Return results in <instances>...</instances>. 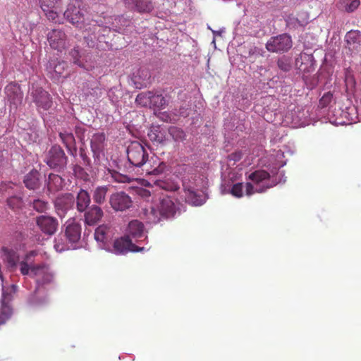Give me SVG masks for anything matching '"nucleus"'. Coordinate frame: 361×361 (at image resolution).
<instances>
[{"mask_svg":"<svg viewBox=\"0 0 361 361\" xmlns=\"http://www.w3.org/2000/svg\"><path fill=\"white\" fill-rule=\"evenodd\" d=\"M113 177L115 178V180L117 181V182H119V183H126V182H128V178L127 176H123L121 174H119V173H116L113 176Z\"/></svg>","mask_w":361,"mask_h":361,"instance_id":"c03bdc74","label":"nucleus"},{"mask_svg":"<svg viewBox=\"0 0 361 361\" xmlns=\"http://www.w3.org/2000/svg\"><path fill=\"white\" fill-rule=\"evenodd\" d=\"M157 185H158L159 187H161V188H162L163 189H164V190H169V188H166L165 185H164V182H162V181H160V180L157 181Z\"/></svg>","mask_w":361,"mask_h":361,"instance_id":"8fccbe9b","label":"nucleus"},{"mask_svg":"<svg viewBox=\"0 0 361 361\" xmlns=\"http://www.w3.org/2000/svg\"><path fill=\"white\" fill-rule=\"evenodd\" d=\"M69 54L75 64L84 68V65L80 61V55L78 47H75L71 49Z\"/></svg>","mask_w":361,"mask_h":361,"instance_id":"58836bf2","label":"nucleus"},{"mask_svg":"<svg viewBox=\"0 0 361 361\" xmlns=\"http://www.w3.org/2000/svg\"><path fill=\"white\" fill-rule=\"evenodd\" d=\"M11 300V295L3 291L1 298L0 325L4 324L6 321L11 318L13 314V309L10 305Z\"/></svg>","mask_w":361,"mask_h":361,"instance_id":"4468645a","label":"nucleus"},{"mask_svg":"<svg viewBox=\"0 0 361 361\" xmlns=\"http://www.w3.org/2000/svg\"><path fill=\"white\" fill-rule=\"evenodd\" d=\"M17 286L16 285H12V288L16 290Z\"/></svg>","mask_w":361,"mask_h":361,"instance_id":"6e6d98bb","label":"nucleus"},{"mask_svg":"<svg viewBox=\"0 0 361 361\" xmlns=\"http://www.w3.org/2000/svg\"><path fill=\"white\" fill-rule=\"evenodd\" d=\"M128 161L133 166L142 168L145 176H159L168 170L167 164L164 161H157V157L149 159L145 147L138 142H132L127 149Z\"/></svg>","mask_w":361,"mask_h":361,"instance_id":"f257e3e1","label":"nucleus"},{"mask_svg":"<svg viewBox=\"0 0 361 361\" xmlns=\"http://www.w3.org/2000/svg\"><path fill=\"white\" fill-rule=\"evenodd\" d=\"M47 40L50 47L62 51L67 47V36L62 30L53 29L47 34Z\"/></svg>","mask_w":361,"mask_h":361,"instance_id":"6e6552de","label":"nucleus"},{"mask_svg":"<svg viewBox=\"0 0 361 361\" xmlns=\"http://www.w3.org/2000/svg\"><path fill=\"white\" fill-rule=\"evenodd\" d=\"M81 235V227L78 224L72 223L67 225L65 230V236L71 243H77Z\"/></svg>","mask_w":361,"mask_h":361,"instance_id":"f3484780","label":"nucleus"},{"mask_svg":"<svg viewBox=\"0 0 361 361\" xmlns=\"http://www.w3.org/2000/svg\"><path fill=\"white\" fill-rule=\"evenodd\" d=\"M80 1L79 0H71L67 6L63 16L66 19L76 27L83 21V13L80 8Z\"/></svg>","mask_w":361,"mask_h":361,"instance_id":"0eeeda50","label":"nucleus"},{"mask_svg":"<svg viewBox=\"0 0 361 361\" xmlns=\"http://www.w3.org/2000/svg\"><path fill=\"white\" fill-rule=\"evenodd\" d=\"M111 207L115 211H125L132 206L131 198L124 192H117L112 194L109 199Z\"/></svg>","mask_w":361,"mask_h":361,"instance_id":"1a4fd4ad","label":"nucleus"},{"mask_svg":"<svg viewBox=\"0 0 361 361\" xmlns=\"http://www.w3.org/2000/svg\"><path fill=\"white\" fill-rule=\"evenodd\" d=\"M186 202L190 204L199 206L203 204L201 195H198L194 190L188 188L184 190Z\"/></svg>","mask_w":361,"mask_h":361,"instance_id":"bb28decb","label":"nucleus"},{"mask_svg":"<svg viewBox=\"0 0 361 361\" xmlns=\"http://www.w3.org/2000/svg\"><path fill=\"white\" fill-rule=\"evenodd\" d=\"M105 135L103 133H95L90 140L91 149L94 156L99 157L103 151Z\"/></svg>","mask_w":361,"mask_h":361,"instance_id":"a211bd4d","label":"nucleus"},{"mask_svg":"<svg viewBox=\"0 0 361 361\" xmlns=\"http://www.w3.org/2000/svg\"><path fill=\"white\" fill-rule=\"evenodd\" d=\"M152 91L141 92L137 94L135 102L141 106L151 107Z\"/></svg>","mask_w":361,"mask_h":361,"instance_id":"473e14b6","label":"nucleus"},{"mask_svg":"<svg viewBox=\"0 0 361 361\" xmlns=\"http://www.w3.org/2000/svg\"><path fill=\"white\" fill-rule=\"evenodd\" d=\"M36 224L39 228L45 234L53 235L58 226L56 219L45 215H41L36 218Z\"/></svg>","mask_w":361,"mask_h":361,"instance_id":"ddd939ff","label":"nucleus"},{"mask_svg":"<svg viewBox=\"0 0 361 361\" xmlns=\"http://www.w3.org/2000/svg\"><path fill=\"white\" fill-rule=\"evenodd\" d=\"M59 137L67 148L70 154L75 156L77 152V147L75 146V140L73 133L68 132H61L59 133Z\"/></svg>","mask_w":361,"mask_h":361,"instance_id":"aec40b11","label":"nucleus"},{"mask_svg":"<svg viewBox=\"0 0 361 361\" xmlns=\"http://www.w3.org/2000/svg\"><path fill=\"white\" fill-rule=\"evenodd\" d=\"M275 185H276V183H274V184L263 183V185L262 186H259V188H257L255 189L254 185L251 183H246V184H245L246 195L247 196H250L255 192H258V193L264 192L267 191V189L272 188Z\"/></svg>","mask_w":361,"mask_h":361,"instance_id":"c756f323","label":"nucleus"},{"mask_svg":"<svg viewBox=\"0 0 361 361\" xmlns=\"http://www.w3.org/2000/svg\"><path fill=\"white\" fill-rule=\"evenodd\" d=\"M166 104V100L162 94L152 92L151 107L164 109Z\"/></svg>","mask_w":361,"mask_h":361,"instance_id":"72a5a7b5","label":"nucleus"},{"mask_svg":"<svg viewBox=\"0 0 361 361\" xmlns=\"http://www.w3.org/2000/svg\"><path fill=\"white\" fill-rule=\"evenodd\" d=\"M149 140L157 144L164 145L166 140V131L159 127L152 128L148 133Z\"/></svg>","mask_w":361,"mask_h":361,"instance_id":"a878e982","label":"nucleus"},{"mask_svg":"<svg viewBox=\"0 0 361 361\" xmlns=\"http://www.w3.org/2000/svg\"><path fill=\"white\" fill-rule=\"evenodd\" d=\"M80 156L82 158V159L84 161L85 163H86V162L89 163L90 159H89L87 155L86 154L85 149H83L82 147H80Z\"/></svg>","mask_w":361,"mask_h":361,"instance_id":"49530a36","label":"nucleus"},{"mask_svg":"<svg viewBox=\"0 0 361 361\" xmlns=\"http://www.w3.org/2000/svg\"><path fill=\"white\" fill-rule=\"evenodd\" d=\"M85 132V130L84 128L81 126H76L75 129V133L76 134V136L80 140L81 142L84 141L85 136L84 133Z\"/></svg>","mask_w":361,"mask_h":361,"instance_id":"79ce46f5","label":"nucleus"},{"mask_svg":"<svg viewBox=\"0 0 361 361\" xmlns=\"http://www.w3.org/2000/svg\"><path fill=\"white\" fill-rule=\"evenodd\" d=\"M68 158L59 145H54L49 150L45 162L51 169H62L67 164Z\"/></svg>","mask_w":361,"mask_h":361,"instance_id":"7ed1b4c3","label":"nucleus"},{"mask_svg":"<svg viewBox=\"0 0 361 361\" xmlns=\"http://www.w3.org/2000/svg\"><path fill=\"white\" fill-rule=\"evenodd\" d=\"M64 185V180L59 175L51 173L49 176L47 188L51 192L62 190Z\"/></svg>","mask_w":361,"mask_h":361,"instance_id":"b1692460","label":"nucleus"},{"mask_svg":"<svg viewBox=\"0 0 361 361\" xmlns=\"http://www.w3.org/2000/svg\"><path fill=\"white\" fill-rule=\"evenodd\" d=\"M53 280V275L51 274H46L44 276V283H50Z\"/></svg>","mask_w":361,"mask_h":361,"instance_id":"09e8293b","label":"nucleus"},{"mask_svg":"<svg viewBox=\"0 0 361 361\" xmlns=\"http://www.w3.org/2000/svg\"><path fill=\"white\" fill-rule=\"evenodd\" d=\"M107 191V186H99L96 188L93 192L94 202L99 204H103L106 200Z\"/></svg>","mask_w":361,"mask_h":361,"instance_id":"7c9ffc66","label":"nucleus"},{"mask_svg":"<svg viewBox=\"0 0 361 361\" xmlns=\"http://www.w3.org/2000/svg\"><path fill=\"white\" fill-rule=\"evenodd\" d=\"M55 247H56V250H63V247L59 248V243H56V245H55Z\"/></svg>","mask_w":361,"mask_h":361,"instance_id":"864d4df0","label":"nucleus"},{"mask_svg":"<svg viewBox=\"0 0 361 361\" xmlns=\"http://www.w3.org/2000/svg\"><path fill=\"white\" fill-rule=\"evenodd\" d=\"M6 184H1V186H0V190H1V191H3V190H4V186H6Z\"/></svg>","mask_w":361,"mask_h":361,"instance_id":"5fc2aeb1","label":"nucleus"},{"mask_svg":"<svg viewBox=\"0 0 361 361\" xmlns=\"http://www.w3.org/2000/svg\"><path fill=\"white\" fill-rule=\"evenodd\" d=\"M277 65L281 70L285 72L290 71L291 68L290 64L285 59H279L277 61Z\"/></svg>","mask_w":361,"mask_h":361,"instance_id":"a19ab883","label":"nucleus"},{"mask_svg":"<svg viewBox=\"0 0 361 361\" xmlns=\"http://www.w3.org/2000/svg\"><path fill=\"white\" fill-rule=\"evenodd\" d=\"M33 102L38 108L44 111L48 110L52 105V100L50 94L42 88H37L32 92Z\"/></svg>","mask_w":361,"mask_h":361,"instance_id":"f8f14e48","label":"nucleus"},{"mask_svg":"<svg viewBox=\"0 0 361 361\" xmlns=\"http://www.w3.org/2000/svg\"><path fill=\"white\" fill-rule=\"evenodd\" d=\"M128 233L129 235L134 238H139L144 235V224L138 220H133L129 222L128 226Z\"/></svg>","mask_w":361,"mask_h":361,"instance_id":"4be33fe9","label":"nucleus"},{"mask_svg":"<svg viewBox=\"0 0 361 361\" xmlns=\"http://www.w3.org/2000/svg\"><path fill=\"white\" fill-rule=\"evenodd\" d=\"M249 179L255 185H259L270 178V174L265 170H257L249 175Z\"/></svg>","mask_w":361,"mask_h":361,"instance_id":"c85d7f7f","label":"nucleus"},{"mask_svg":"<svg viewBox=\"0 0 361 361\" xmlns=\"http://www.w3.org/2000/svg\"><path fill=\"white\" fill-rule=\"evenodd\" d=\"M345 41L349 49L357 51L361 45V35L357 31L351 30L346 34Z\"/></svg>","mask_w":361,"mask_h":361,"instance_id":"5701e85b","label":"nucleus"},{"mask_svg":"<svg viewBox=\"0 0 361 361\" xmlns=\"http://www.w3.org/2000/svg\"><path fill=\"white\" fill-rule=\"evenodd\" d=\"M58 68V66H56L55 67V70H54L56 73H58V71L56 70V68Z\"/></svg>","mask_w":361,"mask_h":361,"instance_id":"4d7b16f0","label":"nucleus"},{"mask_svg":"<svg viewBox=\"0 0 361 361\" xmlns=\"http://www.w3.org/2000/svg\"><path fill=\"white\" fill-rule=\"evenodd\" d=\"M339 9L344 10L347 13L354 12L360 5V0H340L338 3Z\"/></svg>","mask_w":361,"mask_h":361,"instance_id":"cd10ccee","label":"nucleus"},{"mask_svg":"<svg viewBox=\"0 0 361 361\" xmlns=\"http://www.w3.org/2000/svg\"><path fill=\"white\" fill-rule=\"evenodd\" d=\"M90 202L91 199L89 193L86 190L80 189L76 197L77 210L79 212H85L90 205Z\"/></svg>","mask_w":361,"mask_h":361,"instance_id":"6ab92c4d","label":"nucleus"},{"mask_svg":"<svg viewBox=\"0 0 361 361\" xmlns=\"http://www.w3.org/2000/svg\"><path fill=\"white\" fill-rule=\"evenodd\" d=\"M41 268V267H31V271L33 272L35 274H37V271Z\"/></svg>","mask_w":361,"mask_h":361,"instance_id":"3c124183","label":"nucleus"},{"mask_svg":"<svg viewBox=\"0 0 361 361\" xmlns=\"http://www.w3.org/2000/svg\"><path fill=\"white\" fill-rule=\"evenodd\" d=\"M293 46L292 39L287 34L271 37L266 44V49L271 52L283 53L288 51Z\"/></svg>","mask_w":361,"mask_h":361,"instance_id":"39448f33","label":"nucleus"},{"mask_svg":"<svg viewBox=\"0 0 361 361\" xmlns=\"http://www.w3.org/2000/svg\"><path fill=\"white\" fill-rule=\"evenodd\" d=\"M177 207L171 197L164 196L159 198L158 202L152 207L149 215L150 219L154 224L161 221V219H170L175 216Z\"/></svg>","mask_w":361,"mask_h":361,"instance_id":"f03ea898","label":"nucleus"},{"mask_svg":"<svg viewBox=\"0 0 361 361\" xmlns=\"http://www.w3.org/2000/svg\"><path fill=\"white\" fill-rule=\"evenodd\" d=\"M345 82L347 85H350L352 87L355 86V82L353 76L347 75L345 78Z\"/></svg>","mask_w":361,"mask_h":361,"instance_id":"de8ad7c7","label":"nucleus"},{"mask_svg":"<svg viewBox=\"0 0 361 361\" xmlns=\"http://www.w3.org/2000/svg\"><path fill=\"white\" fill-rule=\"evenodd\" d=\"M39 173L37 170H32L24 178V183L30 190H35L39 185Z\"/></svg>","mask_w":361,"mask_h":361,"instance_id":"393cba45","label":"nucleus"},{"mask_svg":"<svg viewBox=\"0 0 361 361\" xmlns=\"http://www.w3.org/2000/svg\"><path fill=\"white\" fill-rule=\"evenodd\" d=\"M20 265V273L23 275H27L29 273V270H30V267L27 264V263L25 262H21Z\"/></svg>","mask_w":361,"mask_h":361,"instance_id":"37998d69","label":"nucleus"},{"mask_svg":"<svg viewBox=\"0 0 361 361\" xmlns=\"http://www.w3.org/2000/svg\"><path fill=\"white\" fill-rule=\"evenodd\" d=\"M7 204L13 210L21 209L23 206V201L21 197L12 196L7 200Z\"/></svg>","mask_w":361,"mask_h":361,"instance_id":"c9c22d12","label":"nucleus"},{"mask_svg":"<svg viewBox=\"0 0 361 361\" xmlns=\"http://www.w3.org/2000/svg\"><path fill=\"white\" fill-rule=\"evenodd\" d=\"M32 207L35 210L38 212L42 213L47 211L49 204L48 202L39 199L35 200L32 202Z\"/></svg>","mask_w":361,"mask_h":361,"instance_id":"e433bc0d","label":"nucleus"},{"mask_svg":"<svg viewBox=\"0 0 361 361\" xmlns=\"http://www.w3.org/2000/svg\"><path fill=\"white\" fill-rule=\"evenodd\" d=\"M1 252L3 259L7 263V266L9 268L15 269L19 261V256L17 252L7 247H3Z\"/></svg>","mask_w":361,"mask_h":361,"instance_id":"412c9836","label":"nucleus"},{"mask_svg":"<svg viewBox=\"0 0 361 361\" xmlns=\"http://www.w3.org/2000/svg\"><path fill=\"white\" fill-rule=\"evenodd\" d=\"M63 4L62 0H39V6L49 21L61 24L59 20V11Z\"/></svg>","mask_w":361,"mask_h":361,"instance_id":"20e7f679","label":"nucleus"},{"mask_svg":"<svg viewBox=\"0 0 361 361\" xmlns=\"http://www.w3.org/2000/svg\"><path fill=\"white\" fill-rule=\"evenodd\" d=\"M126 8L140 13H149L154 9L151 0H123Z\"/></svg>","mask_w":361,"mask_h":361,"instance_id":"9d476101","label":"nucleus"},{"mask_svg":"<svg viewBox=\"0 0 361 361\" xmlns=\"http://www.w3.org/2000/svg\"><path fill=\"white\" fill-rule=\"evenodd\" d=\"M142 195H146V196H149L150 194H149V192H148L147 190H144L143 191V193H142Z\"/></svg>","mask_w":361,"mask_h":361,"instance_id":"603ef678","label":"nucleus"},{"mask_svg":"<svg viewBox=\"0 0 361 361\" xmlns=\"http://www.w3.org/2000/svg\"><path fill=\"white\" fill-rule=\"evenodd\" d=\"M145 250L144 247H139L135 245L129 236H123L116 238L110 251L115 255H126L128 252H137Z\"/></svg>","mask_w":361,"mask_h":361,"instance_id":"423d86ee","label":"nucleus"},{"mask_svg":"<svg viewBox=\"0 0 361 361\" xmlns=\"http://www.w3.org/2000/svg\"><path fill=\"white\" fill-rule=\"evenodd\" d=\"M103 215L102 209L99 206L93 204L87 209L85 213V222L89 226H94L102 219Z\"/></svg>","mask_w":361,"mask_h":361,"instance_id":"2eb2a0df","label":"nucleus"},{"mask_svg":"<svg viewBox=\"0 0 361 361\" xmlns=\"http://www.w3.org/2000/svg\"><path fill=\"white\" fill-rule=\"evenodd\" d=\"M73 200H74L73 195L71 193H67V194L64 195L63 196V197L61 199L59 200L58 201H60L61 202H68L70 203H73Z\"/></svg>","mask_w":361,"mask_h":361,"instance_id":"a18cd8bd","label":"nucleus"},{"mask_svg":"<svg viewBox=\"0 0 361 361\" xmlns=\"http://www.w3.org/2000/svg\"><path fill=\"white\" fill-rule=\"evenodd\" d=\"M109 228L105 225L98 226L94 232V238L97 242L106 243L109 237Z\"/></svg>","mask_w":361,"mask_h":361,"instance_id":"2f4dec72","label":"nucleus"},{"mask_svg":"<svg viewBox=\"0 0 361 361\" xmlns=\"http://www.w3.org/2000/svg\"><path fill=\"white\" fill-rule=\"evenodd\" d=\"M169 133L175 142H183L186 137L185 132L176 126L170 127L169 128Z\"/></svg>","mask_w":361,"mask_h":361,"instance_id":"f704fd0d","label":"nucleus"},{"mask_svg":"<svg viewBox=\"0 0 361 361\" xmlns=\"http://www.w3.org/2000/svg\"><path fill=\"white\" fill-rule=\"evenodd\" d=\"M5 93L11 107L16 109L21 104L23 94L20 86L14 82H11L5 87Z\"/></svg>","mask_w":361,"mask_h":361,"instance_id":"9b49d317","label":"nucleus"},{"mask_svg":"<svg viewBox=\"0 0 361 361\" xmlns=\"http://www.w3.org/2000/svg\"><path fill=\"white\" fill-rule=\"evenodd\" d=\"M333 94L330 92L325 93L319 100V106L322 108L327 106L333 100Z\"/></svg>","mask_w":361,"mask_h":361,"instance_id":"ea45409f","label":"nucleus"},{"mask_svg":"<svg viewBox=\"0 0 361 361\" xmlns=\"http://www.w3.org/2000/svg\"><path fill=\"white\" fill-rule=\"evenodd\" d=\"M243 184L238 183L234 184L231 190V193L235 197L240 198L243 196Z\"/></svg>","mask_w":361,"mask_h":361,"instance_id":"4c0bfd02","label":"nucleus"},{"mask_svg":"<svg viewBox=\"0 0 361 361\" xmlns=\"http://www.w3.org/2000/svg\"><path fill=\"white\" fill-rule=\"evenodd\" d=\"M151 73L148 68H140L134 74L133 81L136 87L142 88L150 83Z\"/></svg>","mask_w":361,"mask_h":361,"instance_id":"dca6fc26","label":"nucleus"}]
</instances>
